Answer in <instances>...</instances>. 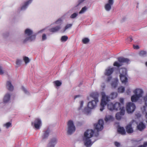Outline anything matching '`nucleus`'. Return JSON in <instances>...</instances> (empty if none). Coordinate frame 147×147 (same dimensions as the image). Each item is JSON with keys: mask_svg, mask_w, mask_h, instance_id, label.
Returning <instances> with one entry per match:
<instances>
[{"mask_svg": "<svg viewBox=\"0 0 147 147\" xmlns=\"http://www.w3.org/2000/svg\"><path fill=\"white\" fill-rule=\"evenodd\" d=\"M136 106L135 104L132 102L128 103L126 106V111L129 113L133 112L135 110Z\"/></svg>", "mask_w": 147, "mask_h": 147, "instance_id": "nucleus-9", "label": "nucleus"}, {"mask_svg": "<svg viewBox=\"0 0 147 147\" xmlns=\"http://www.w3.org/2000/svg\"><path fill=\"white\" fill-rule=\"evenodd\" d=\"M125 129L126 132L128 134H131L134 131L131 124L127 125L125 127Z\"/></svg>", "mask_w": 147, "mask_h": 147, "instance_id": "nucleus-17", "label": "nucleus"}, {"mask_svg": "<svg viewBox=\"0 0 147 147\" xmlns=\"http://www.w3.org/2000/svg\"><path fill=\"white\" fill-rule=\"evenodd\" d=\"M72 26V24H67L65 26L64 29L63 30L62 32H64L67 29L70 28Z\"/></svg>", "mask_w": 147, "mask_h": 147, "instance_id": "nucleus-28", "label": "nucleus"}, {"mask_svg": "<svg viewBox=\"0 0 147 147\" xmlns=\"http://www.w3.org/2000/svg\"><path fill=\"white\" fill-rule=\"evenodd\" d=\"M145 118L147 119V112L146 113L145 115Z\"/></svg>", "mask_w": 147, "mask_h": 147, "instance_id": "nucleus-53", "label": "nucleus"}, {"mask_svg": "<svg viewBox=\"0 0 147 147\" xmlns=\"http://www.w3.org/2000/svg\"><path fill=\"white\" fill-rule=\"evenodd\" d=\"M117 60L119 63L117 61H115L113 65L114 66H116L117 67H119L123 65V63H128L129 61V60L128 59L121 57H118Z\"/></svg>", "mask_w": 147, "mask_h": 147, "instance_id": "nucleus-6", "label": "nucleus"}, {"mask_svg": "<svg viewBox=\"0 0 147 147\" xmlns=\"http://www.w3.org/2000/svg\"><path fill=\"white\" fill-rule=\"evenodd\" d=\"M21 61L20 60H17L16 64L17 65H19L21 64Z\"/></svg>", "mask_w": 147, "mask_h": 147, "instance_id": "nucleus-46", "label": "nucleus"}, {"mask_svg": "<svg viewBox=\"0 0 147 147\" xmlns=\"http://www.w3.org/2000/svg\"><path fill=\"white\" fill-rule=\"evenodd\" d=\"M47 38L46 35L45 34H43L42 35V40H44Z\"/></svg>", "mask_w": 147, "mask_h": 147, "instance_id": "nucleus-48", "label": "nucleus"}, {"mask_svg": "<svg viewBox=\"0 0 147 147\" xmlns=\"http://www.w3.org/2000/svg\"><path fill=\"white\" fill-rule=\"evenodd\" d=\"M125 90V88L123 86L119 87L118 89V92L120 93L123 92Z\"/></svg>", "mask_w": 147, "mask_h": 147, "instance_id": "nucleus-30", "label": "nucleus"}, {"mask_svg": "<svg viewBox=\"0 0 147 147\" xmlns=\"http://www.w3.org/2000/svg\"><path fill=\"white\" fill-rule=\"evenodd\" d=\"M143 107H144V111H145V106H143Z\"/></svg>", "mask_w": 147, "mask_h": 147, "instance_id": "nucleus-57", "label": "nucleus"}, {"mask_svg": "<svg viewBox=\"0 0 147 147\" xmlns=\"http://www.w3.org/2000/svg\"><path fill=\"white\" fill-rule=\"evenodd\" d=\"M6 86L8 89L10 91H12L13 90V86L11 84V82L10 81H7V82L6 83Z\"/></svg>", "mask_w": 147, "mask_h": 147, "instance_id": "nucleus-19", "label": "nucleus"}, {"mask_svg": "<svg viewBox=\"0 0 147 147\" xmlns=\"http://www.w3.org/2000/svg\"><path fill=\"white\" fill-rule=\"evenodd\" d=\"M67 133L68 134H71L75 131V127L72 121H69L67 123Z\"/></svg>", "mask_w": 147, "mask_h": 147, "instance_id": "nucleus-7", "label": "nucleus"}, {"mask_svg": "<svg viewBox=\"0 0 147 147\" xmlns=\"http://www.w3.org/2000/svg\"><path fill=\"white\" fill-rule=\"evenodd\" d=\"M68 39V37L67 36H63L61 37V40L62 41L65 42Z\"/></svg>", "mask_w": 147, "mask_h": 147, "instance_id": "nucleus-33", "label": "nucleus"}, {"mask_svg": "<svg viewBox=\"0 0 147 147\" xmlns=\"http://www.w3.org/2000/svg\"><path fill=\"white\" fill-rule=\"evenodd\" d=\"M120 104L121 105V106H123V98H121L120 99Z\"/></svg>", "mask_w": 147, "mask_h": 147, "instance_id": "nucleus-42", "label": "nucleus"}, {"mask_svg": "<svg viewBox=\"0 0 147 147\" xmlns=\"http://www.w3.org/2000/svg\"><path fill=\"white\" fill-rule=\"evenodd\" d=\"M59 22L60 23H61V20L60 19H59L56 22V24H58V22Z\"/></svg>", "mask_w": 147, "mask_h": 147, "instance_id": "nucleus-51", "label": "nucleus"}, {"mask_svg": "<svg viewBox=\"0 0 147 147\" xmlns=\"http://www.w3.org/2000/svg\"><path fill=\"white\" fill-rule=\"evenodd\" d=\"M111 86L114 88H115L117 86V83L116 82H113L111 84Z\"/></svg>", "mask_w": 147, "mask_h": 147, "instance_id": "nucleus-45", "label": "nucleus"}, {"mask_svg": "<svg viewBox=\"0 0 147 147\" xmlns=\"http://www.w3.org/2000/svg\"><path fill=\"white\" fill-rule=\"evenodd\" d=\"M61 28L60 26H57L49 29L50 32L54 33L59 31Z\"/></svg>", "mask_w": 147, "mask_h": 147, "instance_id": "nucleus-20", "label": "nucleus"}, {"mask_svg": "<svg viewBox=\"0 0 147 147\" xmlns=\"http://www.w3.org/2000/svg\"><path fill=\"white\" fill-rule=\"evenodd\" d=\"M22 90L24 91L25 93H27L28 92L26 89L23 86H22Z\"/></svg>", "mask_w": 147, "mask_h": 147, "instance_id": "nucleus-47", "label": "nucleus"}, {"mask_svg": "<svg viewBox=\"0 0 147 147\" xmlns=\"http://www.w3.org/2000/svg\"><path fill=\"white\" fill-rule=\"evenodd\" d=\"M145 65L146 67H147V62H146L145 63Z\"/></svg>", "mask_w": 147, "mask_h": 147, "instance_id": "nucleus-58", "label": "nucleus"}, {"mask_svg": "<svg viewBox=\"0 0 147 147\" xmlns=\"http://www.w3.org/2000/svg\"><path fill=\"white\" fill-rule=\"evenodd\" d=\"M88 108H85L84 109V111H87L88 113H89V111H87V110H88Z\"/></svg>", "mask_w": 147, "mask_h": 147, "instance_id": "nucleus-52", "label": "nucleus"}, {"mask_svg": "<svg viewBox=\"0 0 147 147\" xmlns=\"http://www.w3.org/2000/svg\"><path fill=\"white\" fill-rule=\"evenodd\" d=\"M89 41V40L88 38H85L82 40V42L84 44H86Z\"/></svg>", "mask_w": 147, "mask_h": 147, "instance_id": "nucleus-37", "label": "nucleus"}, {"mask_svg": "<svg viewBox=\"0 0 147 147\" xmlns=\"http://www.w3.org/2000/svg\"><path fill=\"white\" fill-rule=\"evenodd\" d=\"M125 113V110L123 108L121 109L119 112L117 113L116 114V119L118 120L121 119L122 116L124 115Z\"/></svg>", "mask_w": 147, "mask_h": 147, "instance_id": "nucleus-11", "label": "nucleus"}, {"mask_svg": "<svg viewBox=\"0 0 147 147\" xmlns=\"http://www.w3.org/2000/svg\"><path fill=\"white\" fill-rule=\"evenodd\" d=\"M127 75V70L125 68L121 69V73L120 74V79L122 83L126 84L128 82Z\"/></svg>", "mask_w": 147, "mask_h": 147, "instance_id": "nucleus-5", "label": "nucleus"}, {"mask_svg": "<svg viewBox=\"0 0 147 147\" xmlns=\"http://www.w3.org/2000/svg\"><path fill=\"white\" fill-rule=\"evenodd\" d=\"M147 54L146 52L144 51H142L139 52V55L141 56H145Z\"/></svg>", "mask_w": 147, "mask_h": 147, "instance_id": "nucleus-32", "label": "nucleus"}, {"mask_svg": "<svg viewBox=\"0 0 147 147\" xmlns=\"http://www.w3.org/2000/svg\"><path fill=\"white\" fill-rule=\"evenodd\" d=\"M112 117L111 116H109L108 117H106L105 118V120L106 122H107L108 121L112 119Z\"/></svg>", "mask_w": 147, "mask_h": 147, "instance_id": "nucleus-36", "label": "nucleus"}, {"mask_svg": "<svg viewBox=\"0 0 147 147\" xmlns=\"http://www.w3.org/2000/svg\"><path fill=\"white\" fill-rule=\"evenodd\" d=\"M94 134V131L92 129H88L84 132L83 140L84 144L87 147L90 146L93 144L90 138L92 137Z\"/></svg>", "mask_w": 147, "mask_h": 147, "instance_id": "nucleus-1", "label": "nucleus"}, {"mask_svg": "<svg viewBox=\"0 0 147 147\" xmlns=\"http://www.w3.org/2000/svg\"><path fill=\"white\" fill-rule=\"evenodd\" d=\"M114 107H115V109H114V110L116 111L118 110H119L121 111V109L123 108H124V107L122 106L121 105V104L120 103L118 102H116L114 104Z\"/></svg>", "mask_w": 147, "mask_h": 147, "instance_id": "nucleus-14", "label": "nucleus"}, {"mask_svg": "<svg viewBox=\"0 0 147 147\" xmlns=\"http://www.w3.org/2000/svg\"><path fill=\"white\" fill-rule=\"evenodd\" d=\"M10 95L9 94H7L4 97L3 102L4 103H7L8 102L10 99Z\"/></svg>", "mask_w": 147, "mask_h": 147, "instance_id": "nucleus-21", "label": "nucleus"}, {"mask_svg": "<svg viewBox=\"0 0 147 147\" xmlns=\"http://www.w3.org/2000/svg\"><path fill=\"white\" fill-rule=\"evenodd\" d=\"M133 46L134 48L135 49H138L139 48V46L138 45H133Z\"/></svg>", "mask_w": 147, "mask_h": 147, "instance_id": "nucleus-49", "label": "nucleus"}, {"mask_svg": "<svg viewBox=\"0 0 147 147\" xmlns=\"http://www.w3.org/2000/svg\"><path fill=\"white\" fill-rule=\"evenodd\" d=\"M25 34L28 36L29 37H27L23 41V43H25L28 41H32L35 40L36 38V35H32L33 32L29 29L27 28L25 30Z\"/></svg>", "mask_w": 147, "mask_h": 147, "instance_id": "nucleus-3", "label": "nucleus"}, {"mask_svg": "<svg viewBox=\"0 0 147 147\" xmlns=\"http://www.w3.org/2000/svg\"><path fill=\"white\" fill-rule=\"evenodd\" d=\"M137 127L138 130L142 131L146 128V126L142 122H141L137 126Z\"/></svg>", "mask_w": 147, "mask_h": 147, "instance_id": "nucleus-16", "label": "nucleus"}, {"mask_svg": "<svg viewBox=\"0 0 147 147\" xmlns=\"http://www.w3.org/2000/svg\"><path fill=\"white\" fill-rule=\"evenodd\" d=\"M133 92L135 94H136L138 96L140 95V97H142V95L143 92L141 89L137 88Z\"/></svg>", "mask_w": 147, "mask_h": 147, "instance_id": "nucleus-18", "label": "nucleus"}, {"mask_svg": "<svg viewBox=\"0 0 147 147\" xmlns=\"http://www.w3.org/2000/svg\"><path fill=\"white\" fill-rule=\"evenodd\" d=\"M84 0H80V3L83 2Z\"/></svg>", "mask_w": 147, "mask_h": 147, "instance_id": "nucleus-56", "label": "nucleus"}, {"mask_svg": "<svg viewBox=\"0 0 147 147\" xmlns=\"http://www.w3.org/2000/svg\"><path fill=\"white\" fill-rule=\"evenodd\" d=\"M57 143L56 139L54 138L51 139L50 142L48 144V147H54Z\"/></svg>", "mask_w": 147, "mask_h": 147, "instance_id": "nucleus-15", "label": "nucleus"}, {"mask_svg": "<svg viewBox=\"0 0 147 147\" xmlns=\"http://www.w3.org/2000/svg\"><path fill=\"white\" fill-rule=\"evenodd\" d=\"M83 103L84 102L83 101H82L80 102V108H79V110H80L83 107Z\"/></svg>", "mask_w": 147, "mask_h": 147, "instance_id": "nucleus-40", "label": "nucleus"}, {"mask_svg": "<svg viewBox=\"0 0 147 147\" xmlns=\"http://www.w3.org/2000/svg\"><path fill=\"white\" fill-rule=\"evenodd\" d=\"M4 126L6 127V128H8L10 127H11V122H8L6 123L4 125Z\"/></svg>", "mask_w": 147, "mask_h": 147, "instance_id": "nucleus-31", "label": "nucleus"}, {"mask_svg": "<svg viewBox=\"0 0 147 147\" xmlns=\"http://www.w3.org/2000/svg\"><path fill=\"white\" fill-rule=\"evenodd\" d=\"M49 133L50 130L49 129H48L45 131L42 136V138L43 139H44L47 138L49 136Z\"/></svg>", "mask_w": 147, "mask_h": 147, "instance_id": "nucleus-24", "label": "nucleus"}, {"mask_svg": "<svg viewBox=\"0 0 147 147\" xmlns=\"http://www.w3.org/2000/svg\"><path fill=\"white\" fill-rule=\"evenodd\" d=\"M113 0H109L108 3L105 5V9L107 11H109L111 9V6L113 4Z\"/></svg>", "mask_w": 147, "mask_h": 147, "instance_id": "nucleus-12", "label": "nucleus"}, {"mask_svg": "<svg viewBox=\"0 0 147 147\" xmlns=\"http://www.w3.org/2000/svg\"><path fill=\"white\" fill-rule=\"evenodd\" d=\"M114 71L113 68H107L106 69L104 74L105 76H109L111 75Z\"/></svg>", "mask_w": 147, "mask_h": 147, "instance_id": "nucleus-13", "label": "nucleus"}, {"mask_svg": "<svg viewBox=\"0 0 147 147\" xmlns=\"http://www.w3.org/2000/svg\"><path fill=\"white\" fill-rule=\"evenodd\" d=\"M107 107L109 110L112 111L115 109L114 104L112 103H109L107 105Z\"/></svg>", "mask_w": 147, "mask_h": 147, "instance_id": "nucleus-25", "label": "nucleus"}, {"mask_svg": "<svg viewBox=\"0 0 147 147\" xmlns=\"http://www.w3.org/2000/svg\"><path fill=\"white\" fill-rule=\"evenodd\" d=\"M32 2L31 0H30L26 2L24 5H23L21 7V9H25L28 5L30 3H31Z\"/></svg>", "mask_w": 147, "mask_h": 147, "instance_id": "nucleus-26", "label": "nucleus"}, {"mask_svg": "<svg viewBox=\"0 0 147 147\" xmlns=\"http://www.w3.org/2000/svg\"><path fill=\"white\" fill-rule=\"evenodd\" d=\"M143 99L145 106L147 107V93L146 94V95L143 97Z\"/></svg>", "mask_w": 147, "mask_h": 147, "instance_id": "nucleus-34", "label": "nucleus"}, {"mask_svg": "<svg viewBox=\"0 0 147 147\" xmlns=\"http://www.w3.org/2000/svg\"><path fill=\"white\" fill-rule=\"evenodd\" d=\"M99 135V134H98V132H97V134L96 135V136H97Z\"/></svg>", "mask_w": 147, "mask_h": 147, "instance_id": "nucleus-55", "label": "nucleus"}, {"mask_svg": "<svg viewBox=\"0 0 147 147\" xmlns=\"http://www.w3.org/2000/svg\"><path fill=\"white\" fill-rule=\"evenodd\" d=\"M90 96L93 98L94 100L89 102L87 105L88 107L90 109H92L94 108L96 106L97 103L98 102V95L95 92L92 93L90 94Z\"/></svg>", "mask_w": 147, "mask_h": 147, "instance_id": "nucleus-2", "label": "nucleus"}, {"mask_svg": "<svg viewBox=\"0 0 147 147\" xmlns=\"http://www.w3.org/2000/svg\"><path fill=\"white\" fill-rule=\"evenodd\" d=\"M118 132L121 135H125L126 134V131L124 128L123 127H120L118 129Z\"/></svg>", "mask_w": 147, "mask_h": 147, "instance_id": "nucleus-23", "label": "nucleus"}, {"mask_svg": "<svg viewBox=\"0 0 147 147\" xmlns=\"http://www.w3.org/2000/svg\"><path fill=\"white\" fill-rule=\"evenodd\" d=\"M24 60L26 64L29 63L30 61L29 58L26 57H24Z\"/></svg>", "mask_w": 147, "mask_h": 147, "instance_id": "nucleus-38", "label": "nucleus"}, {"mask_svg": "<svg viewBox=\"0 0 147 147\" xmlns=\"http://www.w3.org/2000/svg\"><path fill=\"white\" fill-rule=\"evenodd\" d=\"M140 95L138 96L136 94H135L133 95L131 98V101L132 102H136L140 97Z\"/></svg>", "mask_w": 147, "mask_h": 147, "instance_id": "nucleus-22", "label": "nucleus"}, {"mask_svg": "<svg viewBox=\"0 0 147 147\" xmlns=\"http://www.w3.org/2000/svg\"><path fill=\"white\" fill-rule=\"evenodd\" d=\"M102 98L100 103V110L102 111L104 109L105 106L109 101V97L105 95L104 92H102Z\"/></svg>", "mask_w": 147, "mask_h": 147, "instance_id": "nucleus-4", "label": "nucleus"}, {"mask_svg": "<svg viewBox=\"0 0 147 147\" xmlns=\"http://www.w3.org/2000/svg\"><path fill=\"white\" fill-rule=\"evenodd\" d=\"M78 16V14L76 13H74L72 14L70 17L71 18H74Z\"/></svg>", "mask_w": 147, "mask_h": 147, "instance_id": "nucleus-39", "label": "nucleus"}, {"mask_svg": "<svg viewBox=\"0 0 147 147\" xmlns=\"http://www.w3.org/2000/svg\"><path fill=\"white\" fill-rule=\"evenodd\" d=\"M32 125H33L34 127L37 129H39L41 125V121L40 119L36 118L33 122H32Z\"/></svg>", "mask_w": 147, "mask_h": 147, "instance_id": "nucleus-10", "label": "nucleus"}, {"mask_svg": "<svg viewBox=\"0 0 147 147\" xmlns=\"http://www.w3.org/2000/svg\"><path fill=\"white\" fill-rule=\"evenodd\" d=\"M126 92L127 94H129L130 92V90L129 89L127 90L126 91Z\"/></svg>", "mask_w": 147, "mask_h": 147, "instance_id": "nucleus-50", "label": "nucleus"}, {"mask_svg": "<svg viewBox=\"0 0 147 147\" xmlns=\"http://www.w3.org/2000/svg\"><path fill=\"white\" fill-rule=\"evenodd\" d=\"M115 145L117 147H119L120 146V144L117 142H115L114 143Z\"/></svg>", "mask_w": 147, "mask_h": 147, "instance_id": "nucleus-44", "label": "nucleus"}, {"mask_svg": "<svg viewBox=\"0 0 147 147\" xmlns=\"http://www.w3.org/2000/svg\"><path fill=\"white\" fill-rule=\"evenodd\" d=\"M108 77H107L106 79V81L107 82H109L112 79V77L111 76H108Z\"/></svg>", "mask_w": 147, "mask_h": 147, "instance_id": "nucleus-41", "label": "nucleus"}, {"mask_svg": "<svg viewBox=\"0 0 147 147\" xmlns=\"http://www.w3.org/2000/svg\"><path fill=\"white\" fill-rule=\"evenodd\" d=\"M54 83L55 84V86H60L62 83L59 80H56L54 82Z\"/></svg>", "mask_w": 147, "mask_h": 147, "instance_id": "nucleus-29", "label": "nucleus"}, {"mask_svg": "<svg viewBox=\"0 0 147 147\" xmlns=\"http://www.w3.org/2000/svg\"><path fill=\"white\" fill-rule=\"evenodd\" d=\"M146 122H147V121H146Z\"/></svg>", "mask_w": 147, "mask_h": 147, "instance_id": "nucleus-59", "label": "nucleus"}, {"mask_svg": "<svg viewBox=\"0 0 147 147\" xmlns=\"http://www.w3.org/2000/svg\"><path fill=\"white\" fill-rule=\"evenodd\" d=\"M4 74V71L2 70V67L0 66V74L2 75Z\"/></svg>", "mask_w": 147, "mask_h": 147, "instance_id": "nucleus-43", "label": "nucleus"}, {"mask_svg": "<svg viewBox=\"0 0 147 147\" xmlns=\"http://www.w3.org/2000/svg\"><path fill=\"white\" fill-rule=\"evenodd\" d=\"M117 96V94L116 92H113L111 93L110 95V97L111 99H114L116 98Z\"/></svg>", "mask_w": 147, "mask_h": 147, "instance_id": "nucleus-27", "label": "nucleus"}, {"mask_svg": "<svg viewBox=\"0 0 147 147\" xmlns=\"http://www.w3.org/2000/svg\"><path fill=\"white\" fill-rule=\"evenodd\" d=\"M79 95L76 96L75 97V99L76 98L79 97Z\"/></svg>", "mask_w": 147, "mask_h": 147, "instance_id": "nucleus-54", "label": "nucleus"}, {"mask_svg": "<svg viewBox=\"0 0 147 147\" xmlns=\"http://www.w3.org/2000/svg\"><path fill=\"white\" fill-rule=\"evenodd\" d=\"M87 8L86 7H83L81 10L80 11L79 13L80 14L82 13H84L87 10Z\"/></svg>", "mask_w": 147, "mask_h": 147, "instance_id": "nucleus-35", "label": "nucleus"}, {"mask_svg": "<svg viewBox=\"0 0 147 147\" xmlns=\"http://www.w3.org/2000/svg\"><path fill=\"white\" fill-rule=\"evenodd\" d=\"M104 121L102 119L98 120L97 124L94 125L95 129L98 132L102 130L103 128Z\"/></svg>", "mask_w": 147, "mask_h": 147, "instance_id": "nucleus-8", "label": "nucleus"}]
</instances>
